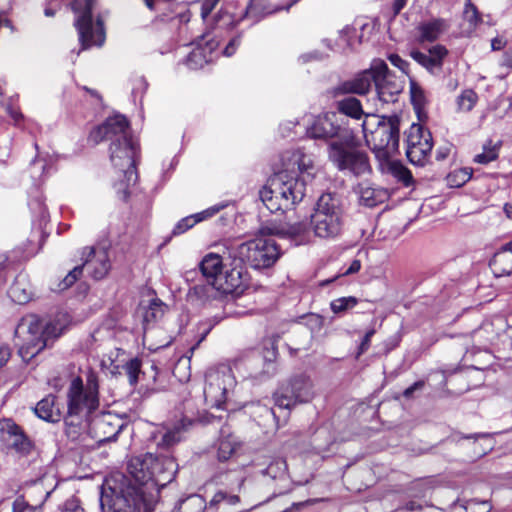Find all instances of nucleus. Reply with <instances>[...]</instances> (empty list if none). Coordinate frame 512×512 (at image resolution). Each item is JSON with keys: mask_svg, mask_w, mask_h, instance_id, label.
<instances>
[{"mask_svg": "<svg viewBox=\"0 0 512 512\" xmlns=\"http://www.w3.org/2000/svg\"><path fill=\"white\" fill-rule=\"evenodd\" d=\"M222 258L218 254L210 253L206 255L200 263V270L208 284L214 287V279L218 280L222 273Z\"/></svg>", "mask_w": 512, "mask_h": 512, "instance_id": "c85d7f7f", "label": "nucleus"}, {"mask_svg": "<svg viewBox=\"0 0 512 512\" xmlns=\"http://www.w3.org/2000/svg\"><path fill=\"white\" fill-rule=\"evenodd\" d=\"M501 65L512 68V47L504 53Z\"/></svg>", "mask_w": 512, "mask_h": 512, "instance_id": "774afa93", "label": "nucleus"}, {"mask_svg": "<svg viewBox=\"0 0 512 512\" xmlns=\"http://www.w3.org/2000/svg\"><path fill=\"white\" fill-rule=\"evenodd\" d=\"M308 229V224L304 221L296 222L289 225L286 229L275 230L269 229L268 234H281L291 237L299 236L304 234Z\"/></svg>", "mask_w": 512, "mask_h": 512, "instance_id": "79ce46f5", "label": "nucleus"}, {"mask_svg": "<svg viewBox=\"0 0 512 512\" xmlns=\"http://www.w3.org/2000/svg\"><path fill=\"white\" fill-rule=\"evenodd\" d=\"M406 145V155L409 161L417 166H424L433 147L432 135L420 124H412L406 132Z\"/></svg>", "mask_w": 512, "mask_h": 512, "instance_id": "4468645a", "label": "nucleus"}, {"mask_svg": "<svg viewBox=\"0 0 512 512\" xmlns=\"http://www.w3.org/2000/svg\"><path fill=\"white\" fill-rule=\"evenodd\" d=\"M493 265L500 274L509 275L512 272V254L501 253L494 257Z\"/></svg>", "mask_w": 512, "mask_h": 512, "instance_id": "37998d69", "label": "nucleus"}, {"mask_svg": "<svg viewBox=\"0 0 512 512\" xmlns=\"http://www.w3.org/2000/svg\"><path fill=\"white\" fill-rule=\"evenodd\" d=\"M11 356V349L8 345L0 344V368L7 363Z\"/></svg>", "mask_w": 512, "mask_h": 512, "instance_id": "052dcab7", "label": "nucleus"}, {"mask_svg": "<svg viewBox=\"0 0 512 512\" xmlns=\"http://www.w3.org/2000/svg\"><path fill=\"white\" fill-rule=\"evenodd\" d=\"M1 430L3 440L8 447L22 455H27L31 452L33 444L20 426L11 420H6Z\"/></svg>", "mask_w": 512, "mask_h": 512, "instance_id": "4be33fe9", "label": "nucleus"}, {"mask_svg": "<svg viewBox=\"0 0 512 512\" xmlns=\"http://www.w3.org/2000/svg\"><path fill=\"white\" fill-rule=\"evenodd\" d=\"M424 385L425 382L422 380L415 382L413 385L404 390L403 396L405 398H411L413 396V393L417 390H421L424 387Z\"/></svg>", "mask_w": 512, "mask_h": 512, "instance_id": "bf43d9fd", "label": "nucleus"}, {"mask_svg": "<svg viewBox=\"0 0 512 512\" xmlns=\"http://www.w3.org/2000/svg\"><path fill=\"white\" fill-rule=\"evenodd\" d=\"M314 395L313 384L309 377L298 375L291 378L280 391L274 394V401L279 409L290 410L298 403L310 402Z\"/></svg>", "mask_w": 512, "mask_h": 512, "instance_id": "ddd939ff", "label": "nucleus"}, {"mask_svg": "<svg viewBox=\"0 0 512 512\" xmlns=\"http://www.w3.org/2000/svg\"><path fill=\"white\" fill-rule=\"evenodd\" d=\"M235 378L231 370L210 368L205 374L203 389L204 401L211 408H222L227 400L228 393L235 386Z\"/></svg>", "mask_w": 512, "mask_h": 512, "instance_id": "f8f14e48", "label": "nucleus"}, {"mask_svg": "<svg viewBox=\"0 0 512 512\" xmlns=\"http://www.w3.org/2000/svg\"><path fill=\"white\" fill-rule=\"evenodd\" d=\"M141 363L138 359H131L123 366L125 374L128 376L129 382L134 384L137 382L140 372Z\"/></svg>", "mask_w": 512, "mask_h": 512, "instance_id": "09e8293b", "label": "nucleus"}, {"mask_svg": "<svg viewBox=\"0 0 512 512\" xmlns=\"http://www.w3.org/2000/svg\"><path fill=\"white\" fill-rule=\"evenodd\" d=\"M376 73L373 70V63L370 68L359 73L354 79L340 84L336 88V93H355L365 94L370 89L372 83L376 86Z\"/></svg>", "mask_w": 512, "mask_h": 512, "instance_id": "393cba45", "label": "nucleus"}, {"mask_svg": "<svg viewBox=\"0 0 512 512\" xmlns=\"http://www.w3.org/2000/svg\"><path fill=\"white\" fill-rule=\"evenodd\" d=\"M287 471L286 461L282 458L273 460L266 468L265 474L272 478H277L284 475Z\"/></svg>", "mask_w": 512, "mask_h": 512, "instance_id": "de8ad7c7", "label": "nucleus"}, {"mask_svg": "<svg viewBox=\"0 0 512 512\" xmlns=\"http://www.w3.org/2000/svg\"><path fill=\"white\" fill-rule=\"evenodd\" d=\"M322 58H323V56L320 53H318L317 51L303 54L300 56V59L302 60L303 63L309 62L311 60H320Z\"/></svg>", "mask_w": 512, "mask_h": 512, "instance_id": "338daca9", "label": "nucleus"}, {"mask_svg": "<svg viewBox=\"0 0 512 512\" xmlns=\"http://www.w3.org/2000/svg\"><path fill=\"white\" fill-rule=\"evenodd\" d=\"M361 269V261L354 259L349 267L342 273L343 276L357 273Z\"/></svg>", "mask_w": 512, "mask_h": 512, "instance_id": "e2e57ef3", "label": "nucleus"}, {"mask_svg": "<svg viewBox=\"0 0 512 512\" xmlns=\"http://www.w3.org/2000/svg\"><path fill=\"white\" fill-rule=\"evenodd\" d=\"M70 5L72 11L77 15L75 26L83 47L101 46L105 40L103 21L99 16L96 22L92 18L96 0H73Z\"/></svg>", "mask_w": 512, "mask_h": 512, "instance_id": "6e6552de", "label": "nucleus"}, {"mask_svg": "<svg viewBox=\"0 0 512 512\" xmlns=\"http://www.w3.org/2000/svg\"><path fill=\"white\" fill-rule=\"evenodd\" d=\"M194 421L188 418H183L173 428L168 429L163 435L161 440L158 442V446L161 448L169 449L174 445L178 444L183 439V433L186 432Z\"/></svg>", "mask_w": 512, "mask_h": 512, "instance_id": "a878e982", "label": "nucleus"}, {"mask_svg": "<svg viewBox=\"0 0 512 512\" xmlns=\"http://www.w3.org/2000/svg\"><path fill=\"white\" fill-rule=\"evenodd\" d=\"M375 334V330L374 329H370L366 332L363 340L361 341L360 345H359V348H358V353H357V358L362 355L363 353H365L369 347H370V342H371V338L372 336Z\"/></svg>", "mask_w": 512, "mask_h": 512, "instance_id": "5fc2aeb1", "label": "nucleus"}, {"mask_svg": "<svg viewBox=\"0 0 512 512\" xmlns=\"http://www.w3.org/2000/svg\"><path fill=\"white\" fill-rule=\"evenodd\" d=\"M6 110L16 124L23 119V114L19 110L14 109L12 106H7Z\"/></svg>", "mask_w": 512, "mask_h": 512, "instance_id": "69168bd1", "label": "nucleus"}, {"mask_svg": "<svg viewBox=\"0 0 512 512\" xmlns=\"http://www.w3.org/2000/svg\"><path fill=\"white\" fill-rule=\"evenodd\" d=\"M447 54V49L442 45L432 47L429 49L428 53H423L418 50H412L410 52V56L432 74L441 71L443 60Z\"/></svg>", "mask_w": 512, "mask_h": 512, "instance_id": "b1692460", "label": "nucleus"}, {"mask_svg": "<svg viewBox=\"0 0 512 512\" xmlns=\"http://www.w3.org/2000/svg\"><path fill=\"white\" fill-rule=\"evenodd\" d=\"M165 308L166 306L161 300L157 298L152 299L143 315L144 321L149 323L158 320L164 315Z\"/></svg>", "mask_w": 512, "mask_h": 512, "instance_id": "4c0bfd02", "label": "nucleus"}, {"mask_svg": "<svg viewBox=\"0 0 512 512\" xmlns=\"http://www.w3.org/2000/svg\"><path fill=\"white\" fill-rule=\"evenodd\" d=\"M13 512H40V506L33 507L22 500H16L13 504Z\"/></svg>", "mask_w": 512, "mask_h": 512, "instance_id": "6e6d98bb", "label": "nucleus"}, {"mask_svg": "<svg viewBox=\"0 0 512 512\" xmlns=\"http://www.w3.org/2000/svg\"><path fill=\"white\" fill-rule=\"evenodd\" d=\"M144 465L146 468L152 467L151 491L170 483L174 479L178 467L172 457L158 456L152 453H148V460Z\"/></svg>", "mask_w": 512, "mask_h": 512, "instance_id": "aec40b11", "label": "nucleus"}, {"mask_svg": "<svg viewBox=\"0 0 512 512\" xmlns=\"http://www.w3.org/2000/svg\"><path fill=\"white\" fill-rule=\"evenodd\" d=\"M224 205L212 206L202 212L181 219L173 229V235H180L192 228L195 224L204 221L218 213Z\"/></svg>", "mask_w": 512, "mask_h": 512, "instance_id": "cd10ccee", "label": "nucleus"}, {"mask_svg": "<svg viewBox=\"0 0 512 512\" xmlns=\"http://www.w3.org/2000/svg\"><path fill=\"white\" fill-rule=\"evenodd\" d=\"M207 508L205 499L198 494H192L181 499L173 512H204Z\"/></svg>", "mask_w": 512, "mask_h": 512, "instance_id": "72a5a7b5", "label": "nucleus"}, {"mask_svg": "<svg viewBox=\"0 0 512 512\" xmlns=\"http://www.w3.org/2000/svg\"><path fill=\"white\" fill-rule=\"evenodd\" d=\"M218 46V43L213 40H208L206 46H198L194 48L188 55L186 63L191 69L202 68L205 64L211 61V54Z\"/></svg>", "mask_w": 512, "mask_h": 512, "instance_id": "bb28decb", "label": "nucleus"}, {"mask_svg": "<svg viewBox=\"0 0 512 512\" xmlns=\"http://www.w3.org/2000/svg\"><path fill=\"white\" fill-rule=\"evenodd\" d=\"M110 159L115 167L120 168L127 179V185L135 184L137 174L135 171V156L137 146L131 138L110 144Z\"/></svg>", "mask_w": 512, "mask_h": 512, "instance_id": "2eb2a0df", "label": "nucleus"}, {"mask_svg": "<svg viewBox=\"0 0 512 512\" xmlns=\"http://www.w3.org/2000/svg\"><path fill=\"white\" fill-rule=\"evenodd\" d=\"M123 423L115 414L110 412L92 416L82 427L99 443L115 440L121 432Z\"/></svg>", "mask_w": 512, "mask_h": 512, "instance_id": "dca6fc26", "label": "nucleus"}, {"mask_svg": "<svg viewBox=\"0 0 512 512\" xmlns=\"http://www.w3.org/2000/svg\"><path fill=\"white\" fill-rule=\"evenodd\" d=\"M83 264L76 266L71 270L62 283L59 284L61 290H65L72 286L76 280L82 275L83 270L96 280L104 278L110 268V261L108 253L105 249L96 250L93 247H86L82 252Z\"/></svg>", "mask_w": 512, "mask_h": 512, "instance_id": "9d476101", "label": "nucleus"}, {"mask_svg": "<svg viewBox=\"0 0 512 512\" xmlns=\"http://www.w3.org/2000/svg\"><path fill=\"white\" fill-rule=\"evenodd\" d=\"M234 253L240 262L254 269L269 268L276 263L280 257V248L271 237H257L253 240L240 244Z\"/></svg>", "mask_w": 512, "mask_h": 512, "instance_id": "1a4fd4ad", "label": "nucleus"}, {"mask_svg": "<svg viewBox=\"0 0 512 512\" xmlns=\"http://www.w3.org/2000/svg\"><path fill=\"white\" fill-rule=\"evenodd\" d=\"M102 500L108 505V512H152L154 498L151 492L137 487L127 476L119 475L107 480Z\"/></svg>", "mask_w": 512, "mask_h": 512, "instance_id": "f03ea898", "label": "nucleus"}, {"mask_svg": "<svg viewBox=\"0 0 512 512\" xmlns=\"http://www.w3.org/2000/svg\"><path fill=\"white\" fill-rule=\"evenodd\" d=\"M358 193L361 204L367 207H375L379 203H383L388 197L386 190L373 187L367 183L359 185Z\"/></svg>", "mask_w": 512, "mask_h": 512, "instance_id": "c756f323", "label": "nucleus"}, {"mask_svg": "<svg viewBox=\"0 0 512 512\" xmlns=\"http://www.w3.org/2000/svg\"><path fill=\"white\" fill-rule=\"evenodd\" d=\"M355 133L349 143L331 141L328 143V159L340 170H348L355 176H363L371 172L369 157L366 152L357 148Z\"/></svg>", "mask_w": 512, "mask_h": 512, "instance_id": "0eeeda50", "label": "nucleus"}, {"mask_svg": "<svg viewBox=\"0 0 512 512\" xmlns=\"http://www.w3.org/2000/svg\"><path fill=\"white\" fill-rule=\"evenodd\" d=\"M99 407L98 376L93 370L86 375V383L81 377H74L67 390L66 433L77 439L82 427Z\"/></svg>", "mask_w": 512, "mask_h": 512, "instance_id": "f257e3e1", "label": "nucleus"}, {"mask_svg": "<svg viewBox=\"0 0 512 512\" xmlns=\"http://www.w3.org/2000/svg\"><path fill=\"white\" fill-rule=\"evenodd\" d=\"M387 157L386 159H379V166L383 172L390 173L399 181L403 182L406 186L411 183V172L399 161Z\"/></svg>", "mask_w": 512, "mask_h": 512, "instance_id": "2f4dec72", "label": "nucleus"}, {"mask_svg": "<svg viewBox=\"0 0 512 512\" xmlns=\"http://www.w3.org/2000/svg\"><path fill=\"white\" fill-rule=\"evenodd\" d=\"M472 177L470 168H460L448 175V182L455 187H460L468 182Z\"/></svg>", "mask_w": 512, "mask_h": 512, "instance_id": "c03bdc74", "label": "nucleus"}, {"mask_svg": "<svg viewBox=\"0 0 512 512\" xmlns=\"http://www.w3.org/2000/svg\"><path fill=\"white\" fill-rule=\"evenodd\" d=\"M294 163L298 165L300 172H308L313 168V163L310 158H307L300 154H294Z\"/></svg>", "mask_w": 512, "mask_h": 512, "instance_id": "864d4df0", "label": "nucleus"}, {"mask_svg": "<svg viewBox=\"0 0 512 512\" xmlns=\"http://www.w3.org/2000/svg\"><path fill=\"white\" fill-rule=\"evenodd\" d=\"M477 94L473 90L463 91L457 98L458 108L461 111L469 112L477 102Z\"/></svg>", "mask_w": 512, "mask_h": 512, "instance_id": "a19ab883", "label": "nucleus"}, {"mask_svg": "<svg viewBox=\"0 0 512 512\" xmlns=\"http://www.w3.org/2000/svg\"><path fill=\"white\" fill-rule=\"evenodd\" d=\"M500 143L493 144L491 140L483 146V152L474 157V162L488 164L498 158Z\"/></svg>", "mask_w": 512, "mask_h": 512, "instance_id": "e433bc0d", "label": "nucleus"}, {"mask_svg": "<svg viewBox=\"0 0 512 512\" xmlns=\"http://www.w3.org/2000/svg\"><path fill=\"white\" fill-rule=\"evenodd\" d=\"M373 70L376 73V91L380 101L391 103L403 90V81L398 79L387 64L380 59L373 60Z\"/></svg>", "mask_w": 512, "mask_h": 512, "instance_id": "f3484780", "label": "nucleus"}, {"mask_svg": "<svg viewBox=\"0 0 512 512\" xmlns=\"http://www.w3.org/2000/svg\"><path fill=\"white\" fill-rule=\"evenodd\" d=\"M231 257V268L220 273L218 280L214 279L213 288L224 294L237 292L239 289H242L248 280L247 271L243 266L244 263L240 262V259L235 255L234 251L232 252Z\"/></svg>", "mask_w": 512, "mask_h": 512, "instance_id": "6ab92c4d", "label": "nucleus"}, {"mask_svg": "<svg viewBox=\"0 0 512 512\" xmlns=\"http://www.w3.org/2000/svg\"><path fill=\"white\" fill-rule=\"evenodd\" d=\"M389 61L396 67H398L403 73H408L409 64L405 60H403L397 54H390L388 57Z\"/></svg>", "mask_w": 512, "mask_h": 512, "instance_id": "4d7b16f0", "label": "nucleus"}, {"mask_svg": "<svg viewBox=\"0 0 512 512\" xmlns=\"http://www.w3.org/2000/svg\"><path fill=\"white\" fill-rule=\"evenodd\" d=\"M498 332L494 324L490 321H484L477 329H475L469 336H465L464 344L466 346V353L470 351H488L490 346L497 339Z\"/></svg>", "mask_w": 512, "mask_h": 512, "instance_id": "412c9836", "label": "nucleus"}, {"mask_svg": "<svg viewBox=\"0 0 512 512\" xmlns=\"http://www.w3.org/2000/svg\"><path fill=\"white\" fill-rule=\"evenodd\" d=\"M400 119L398 116L366 114L362 122L365 141L372 146L376 158L392 157L399 147Z\"/></svg>", "mask_w": 512, "mask_h": 512, "instance_id": "20e7f679", "label": "nucleus"}, {"mask_svg": "<svg viewBox=\"0 0 512 512\" xmlns=\"http://www.w3.org/2000/svg\"><path fill=\"white\" fill-rule=\"evenodd\" d=\"M56 397L48 395L39 401L35 407L36 415L48 422H58L61 418L60 409L55 405Z\"/></svg>", "mask_w": 512, "mask_h": 512, "instance_id": "7c9ffc66", "label": "nucleus"}, {"mask_svg": "<svg viewBox=\"0 0 512 512\" xmlns=\"http://www.w3.org/2000/svg\"><path fill=\"white\" fill-rule=\"evenodd\" d=\"M278 356L277 347L271 343L270 347H265L263 350V360L265 362V368L263 373L266 375H271L275 371V361Z\"/></svg>", "mask_w": 512, "mask_h": 512, "instance_id": "ea45409f", "label": "nucleus"}, {"mask_svg": "<svg viewBox=\"0 0 512 512\" xmlns=\"http://www.w3.org/2000/svg\"><path fill=\"white\" fill-rule=\"evenodd\" d=\"M234 453V447L229 441H221L218 448V459L220 461L228 460Z\"/></svg>", "mask_w": 512, "mask_h": 512, "instance_id": "603ef678", "label": "nucleus"}, {"mask_svg": "<svg viewBox=\"0 0 512 512\" xmlns=\"http://www.w3.org/2000/svg\"><path fill=\"white\" fill-rule=\"evenodd\" d=\"M506 44L507 41L503 37H495L491 40V48L493 51H499L503 49Z\"/></svg>", "mask_w": 512, "mask_h": 512, "instance_id": "0e129e2a", "label": "nucleus"}, {"mask_svg": "<svg viewBox=\"0 0 512 512\" xmlns=\"http://www.w3.org/2000/svg\"><path fill=\"white\" fill-rule=\"evenodd\" d=\"M310 225L316 237L331 240L341 236L345 226L341 197L335 193L322 194L310 216Z\"/></svg>", "mask_w": 512, "mask_h": 512, "instance_id": "39448f33", "label": "nucleus"}, {"mask_svg": "<svg viewBox=\"0 0 512 512\" xmlns=\"http://www.w3.org/2000/svg\"><path fill=\"white\" fill-rule=\"evenodd\" d=\"M305 182L294 172L282 170L272 175L260 191L263 205L271 212L291 209L302 201L305 195Z\"/></svg>", "mask_w": 512, "mask_h": 512, "instance_id": "7ed1b4c3", "label": "nucleus"}, {"mask_svg": "<svg viewBox=\"0 0 512 512\" xmlns=\"http://www.w3.org/2000/svg\"><path fill=\"white\" fill-rule=\"evenodd\" d=\"M354 131L349 128L341 115L328 112L315 118L307 128V135L313 139L344 141L349 143Z\"/></svg>", "mask_w": 512, "mask_h": 512, "instance_id": "9b49d317", "label": "nucleus"}, {"mask_svg": "<svg viewBox=\"0 0 512 512\" xmlns=\"http://www.w3.org/2000/svg\"><path fill=\"white\" fill-rule=\"evenodd\" d=\"M61 334V329L48 323L45 326L36 315H26L21 318L15 328V336L20 341L19 354L23 359L32 358L42 351L50 339Z\"/></svg>", "mask_w": 512, "mask_h": 512, "instance_id": "423d86ee", "label": "nucleus"}, {"mask_svg": "<svg viewBox=\"0 0 512 512\" xmlns=\"http://www.w3.org/2000/svg\"><path fill=\"white\" fill-rule=\"evenodd\" d=\"M240 498L237 494L229 493L225 490H218L209 502L210 508L221 509L227 506L239 504Z\"/></svg>", "mask_w": 512, "mask_h": 512, "instance_id": "f704fd0d", "label": "nucleus"}, {"mask_svg": "<svg viewBox=\"0 0 512 512\" xmlns=\"http://www.w3.org/2000/svg\"><path fill=\"white\" fill-rule=\"evenodd\" d=\"M9 297L18 304H24L30 300V292H28L23 284L17 279L8 290Z\"/></svg>", "mask_w": 512, "mask_h": 512, "instance_id": "58836bf2", "label": "nucleus"}, {"mask_svg": "<svg viewBox=\"0 0 512 512\" xmlns=\"http://www.w3.org/2000/svg\"><path fill=\"white\" fill-rule=\"evenodd\" d=\"M60 512H85V510L81 506L79 499L72 497L64 502Z\"/></svg>", "mask_w": 512, "mask_h": 512, "instance_id": "3c124183", "label": "nucleus"}, {"mask_svg": "<svg viewBox=\"0 0 512 512\" xmlns=\"http://www.w3.org/2000/svg\"><path fill=\"white\" fill-rule=\"evenodd\" d=\"M410 94L414 106L421 108L425 103L424 91L415 81L410 82Z\"/></svg>", "mask_w": 512, "mask_h": 512, "instance_id": "8fccbe9b", "label": "nucleus"}, {"mask_svg": "<svg viewBox=\"0 0 512 512\" xmlns=\"http://www.w3.org/2000/svg\"><path fill=\"white\" fill-rule=\"evenodd\" d=\"M357 303H358V299L356 297L349 296V297H342V298L333 300L331 302L330 306H331V310L335 314H339V313H343L349 309H352L353 307H355L357 305Z\"/></svg>", "mask_w": 512, "mask_h": 512, "instance_id": "a18cd8bd", "label": "nucleus"}, {"mask_svg": "<svg viewBox=\"0 0 512 512\" xmlns=\"http://www.w3.org/2000/svg\"><path fill=\"white\" fill-rule=\"evenodd\" d=\"M423 509V505L417 500H409L402 506H400L397 511H406V512H417Z\"/></svg>", "mask_w": 512, "mask_h": 512, "instance_id": "13d9d810", "label": "nucleus"}, {"mask_svg": "<svg viewBox=\"0 0 512 512\" xmlns=\"http://www.w3.org/2000/svg\"><path fill=\"white\" fill-rule=\"evenodd\" d=\"M131 138L129 122L123 115H114L105 120L103 124L91 131L89 139L98 144L104 140L112 142Z\"/></svg>", "mask_w": 512, "mask_h": 512, "instance_id": "a211bd4d", "label": "nucleus"}, {"mask_svg": "<svg viewBox=\"0 0 512 512\" xmlns=\"http://www.w3.org/2000/svg\"><path fill=\"white\" fill-rule=\"evenodd\" d=\"M445 29L443 20H434L420 26L421 39L423 41H435Z\"/></svg>", "mask_w": 512, "mask_h": 512, "instance_id": "c9c22d12", "label": "nucleus"}, {"mask_svg": "<svg viewBox=\"0 0 512 512\" xmlns=\"http://www.w3.org/2000/svg\"><path fill=\"white\" fill-rule=\"evenodd\" d=\"M338 114H342L354 119H360L365 116L361 102L355 97H346L337 102Z\"/></svg>", "mask_w": 512, "mask_h": 512, "instance_id": "473e14b6", "label": "nucleus"}, {"mask_svg": "<svg viewBox=\"0 0 512 512\" xmlns=\"http://www.w3.org/2000/svg\"><path fill=\"white\" fill-rule=\"evenodd\" d=\"M464 18L472 29H475L482 22L481 14L477 7L470 1L465 4Z\"/></svg>", "mask_w": 512, "mask_h": 512, "instance_id": "49530a36", "label": "nucleus"}, {"mask_svg": "<svg viewBox=\"0 0 512 512\" xmlns=\"http://www.w3.org/2000/svg\"><path fill=\"white\" fill-rule=\"evenodd\" d=\"M216 5L217 3L214 0H205L201 8L202 17L206 18L212 12Z\"/></svg>", "mask_w": 512, "mask_h": 512, "instance_id": "680f3d73", "label": "nucleus"}, {"mask_svg": "<svg viewBox=\"0 0 512 512\" xmlns=\"http://www.w3.org/2000/svg\"><path fill=\"white\" fill-rule=\"evenodd\" d=\"M148 460V453L132 457L127 465V471L130 475L128 477L132 480V483L136 484L137 487H142L147 492L151 491L152 482V467L144 465Z\"/></svg>", "mask_w": 512, "mask_h": 512, "instance_id": "5701e85b", "label": "nucleus"}]
</instances>
